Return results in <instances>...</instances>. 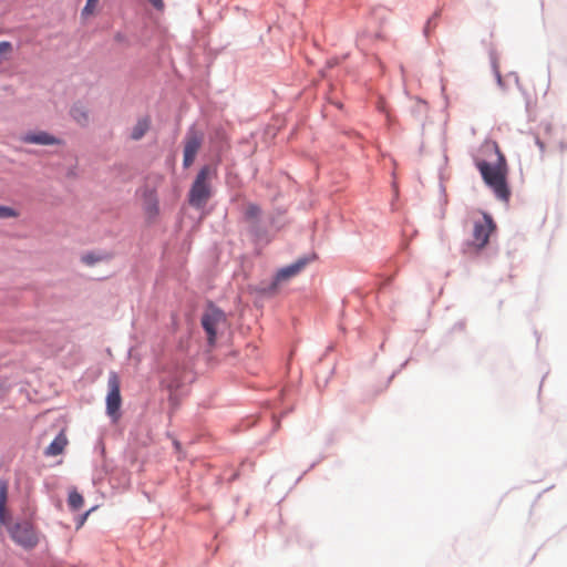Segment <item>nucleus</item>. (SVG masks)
Instances as JSON below:
<instances>
[{"instance_id":"dca6fc26","label":"nucleus","mask_w":567,"mask_h":567,"mask_svg":"<svg viewBox=\"0 0 567 567\" xmlns=\"http://www.w3.org/2000/svg\"><path fill=\"white\" fill-rule=\"evenodd\" d=\"M19 216V212L9 206L0 205V218H16Z\"/></svg>"},{"instance_id":"2eb2a0df","label":"nucleus","mask_w":567,"mask_h":567,"mask_svg":"<svg viewBox=\"0 0 567 567\" xmlns=\"http://www.w3.org/2000/svg\"><path fill=\"white\" fill-rule=\"evenodd\" d=\"M12 53V44L8 41L0 42V65L7 61Z\"/></svg>"},{"instance_id":"f257e3e1","label":"nucleus","mask_w":567,"mask_h":567,"mask_svg":"<svg viewBox=\"0 0 567 567\" xmlns=\"http://www.w3.org/2000/svg\"><path fill=\"white\" fill-rule=\"evenodd\" d=\"M481 153L484 157L475 158V166L484 183L499 200L508 202L511 189L507 184L508 165L505 155L494 141L484 142L481 146Z\"/></svg>"},{"instance_id":"a211bd4d","label":"nucleus","mask_w":567,"mask_h":567,"mask_svg":"<svg viewBox=\"0 0 567 567\" xmlns=\"http://www.w3.org/2000/svg\"><path fill=\"white\" fill-rule=\"evenodd\" d=\"M8 499V484L6 482H0V505H7Z\"/></svg>"},{"instance_id":"f8f14e48","label":"nucleus","mask_w":567,"mask_h":567,"mask_svg":"<svg viewBox=\"0 0 567 567\" xmlns=\"http://www.w3.org/2000/svg\"><path fill=\"white\" fill-rule=\"evenodd\" d=\"M68 504H69L71 509L79 511L83 506V504H84V498L76 491H72L69 494Z\"/></svg>"},{"instance_id":"f3484780","label":"nucleus","mask_w":567,"mask_h":567,"mask_svg":"<svg viewBox=\"0 0 567 567\" xmlns=\"http://www.w3.org/2000/svg\"><path fill=\"white\" fill-rule=\"evenodd\" d=\"M99 6V0H86V3L82 10V16L87 17L95 12Z\"/></svg>"},{"instance_id":"aec40b11","label":"nucleus","mask_w":567,"mask_h":567,"mask_svg":"<svg viewBox=\"0 0 567 567\" xmlns=\"http://www.w3.org/2000/svg\"><path fill=\"white\" fill-rule=\"evenodd\" d=\"M7 505H0V525H7L8 524V514H7Z\"/></svg>"},{"instance_id":"39448f33","label":"nucleus","mask_w":567,"mask_h":567,"mask_svg":"<svg viewBox=\"0 0 567 567\" xmlns=\"http://www.w3.org/2000/svg\"><path fill=\"white\" fill-rule=\"evenodd\" d=\"M120 388H121V381H120L117 373L111 372L109 374V380H107L109 392L106 395V412L114 420L118 419V411H120L121 403H122Z\"/></svg>"},{"instance_id":"9d476101","label":"nucleus","mask_w":567,"mask_h":567,"mask_svg":"<svg viewBox=\"0 0 567 567\" xmlns=\"http://www.w3.org/2000/svg\"><path fill=\"white\" fill-rule=\"evenodd\" d=\"M68 445V439L64 432H60V434L51 442V444L45 449L44 454L47 456H58L63 453L65 446Z\"/></svg>"},{"instance_id":"9b49d317","label":"nucleus","mask_w":567,"mask_h":567,"mask_svg":"<svg viewBox=\"0 0 567 567\" xmlns=\"http://www.w3.org/2000/svg\"><path fill=\"white\" fill-rule=\"evenodd\" d=\"M150 124L148 116L141 117L132 128L131 138L134 141L141 140L150 130Z\"/></svg>"},{"instance_id":"412c9836","label":"nucleus","mask_w":567,"mask_h":567,"mask_svg":"<svg viewBox=\"0 0 567 567\" xmlns=\"http://www.w3.org/2000/svg\"><path fill=\"white\" fill-rule=\"evenodd\" d=\"M150 2L157 9L163 8V0H150Z\"/></svg>"},{"instance_id":"7ed1b4c3","label":"nucleus","mask_w":567,"mask_h":567,"mask_svg":"<svg viewBox=\"0 0 567 567\" xmlns=\"http://www.w3.org/2000/svg\"><path fill=\"white\" fill-rule=\"evenodd\" d=\"M225 324L226 317L221 310L212 307L205 311L202 317V326L207 334L209 346L213 347L215 344L217 333Z\"/></svg>"},{"instance_id":"6e6552de","label":"nucleus","mask_w":567,"mask_h":567,"mask_svg":"<svg viewBox=\"0 0 567 567\" xmlns=\"http://www.w3.org/2000/svg\"><path fill=\"white\" fill-rule=\"evenodd\" d=\"M308 262H309L308 258H301V259L297 260L296 262H293V264H291V265H289L287 267L281 268L280 270H278V272L276 274V277H275L272 284L267 289V292H269V293L276 292L278 286L281 282H284L286 280H289L290 278L297 276L305 268V266Z\"/></svg>"},{"instance_id":"20e7f679","label":"nucleus","mask_w":567,"mask_h":567,"mask_svg":"<svg viewBox=\"0 0 567 567\" xmlns=\"http://www.w3.org/2000/svg\"><path fill=\"white\" fill-rule=\"evenodd\" d=\"M11 538L21 547L32 549L38 545L39 538L32 526L28 522L16 523L9 527Z\"/></svg>"},{"instance_id":"ddd939ff","label":"nucleus","mask_w":567,"mask_h":567,"mask_svg":"<svg viewBox=\"0 0 567 567\" xmlns=\"http://www.w3.org/2000/svg\"><path fill=\"white\" fill-rule=\"evenodd\" d=\"M261 214L260 207L256 204L249 203L245 209V218L249 221H256Z\"/></svg>"},{"instance_id":"423d86ee","label":"nucleus","mask_w":567,"mask_h":567,"mask_svg":"<svg viewBox=\"0 0 567 567\" xmlns=\"http://www.w3.org/2000/svg\"><path fill=\"white\" fill-rule=\"evenodd\" d=\"M495 228L493 218L488 214H483V219L474 223L472 245L478 249L484 248Z\"/></svg>"},{"instance_id":"4468645a","label":"nucleus","mask_w":567,"mask_h":567,"mask_svg":"<svg viewBox=\"0 0 567 567\" xmlns=\"http://www.w3.org/2000/svg\"><path fill=\"white\" fill-rule=\"evenodd\" d=\"M72 117L80 124L84 125L87 122V113L81 105H75L71 110Z\"/></svg>"},{"instance_id":"1a4fd4ad","label":"nucleus","mask_w":567,"mask_h":567,"mask_svg":"<svg viewBox=\"0 0 567 567\" xmlns=\"http://www.w3.org/2000/svg\"><path fill=\"white\" fill-rule=\"evenodd\" d=\"M20 140L27 144L38 145H55L60 143V141L56 137L44 131L25 133L21 136Z\"/></svg>"},{"instance_id":"4be33fe9","label":"nucleus","mask_w":567,"mask_h":567,"mask_svg":"<svg viewBox=\"0 0 567 567\" xmlns=\"http://www.w3.org/2000/svg\"><path fill=\"white\" fill-rule=\"evenodd\" d=\"M536 144L539 147L540 152L544 153L545 152V144L538 137L536 138Z\"/></svg>"},{"instance_id":"6ab92c4d","label":"nucleus","mask_w":567,"mask_h":567,"mask_svg":"<svg viewBox=\"0 0 567 567\" xmlns=\"http://www.w3.org/2000/svg\"><path fill=\"white\" fill-rule=\"evenodd\" d=\"M101 258L100 257H96L95 255L93 254H86L82 257V261L89 266H92L94 265L95 262L100 261Z\"/></svg>"},{"instance_id":"f03ea898","label":"nucleus","mask_w":567,"mask_h":567,"mask_svg":"<svg viewBox=\"0 0 567 567\" xmlns=\"http://www.w3.org/2000/svg\"><path fill=\"white\" fill-rule=\"evenodd\" d=\"M216 171L206 165L202 167L189 189L188 202L195 208H203L212 196L210 181Z\"/></svg>"},{"instance_id":"0eeeda50","label":"nucleus","mask_w":567,"mask_h":567,"mask_svg":"<svg viewBox=\"0 0 567 567\" xmlns=\"http://www.w3.org/2000/svg\"><path fill=\"white\" fill-rule=\"evenodd\" d=\"M203 135L195 131L190 130L185 137L184 143V158L183 166L188 168L195 161L196 155L202 146Z\"/></svg>"},{"instance_id":"5701e85b","label":"nucleus","mask_w":567,"mask_h":567,"mask_svg":"<svg viewBox=\"0 0 567 567\" xmlns=\"http://www.w3.org/2000/svg\"><path fill=\"white\" fill-rule=\"evenodd\" d=\"M157 210H158L157 205H156V204H154V205L152 206V212H154V214H157Z\"/></svg>"},{"instance_id":"b1692460","label":"nucleus","mask_w":567,"mask_h":567,"mask_svg":"<svg viewBox=\"0 0 567 567\" xmlns=\"http://www.w3.org/2000/svg\"><path fill=\"white\" fill-rule=\"evenodd\" d=\"M115 39H116L117 41H122L123 37H122V34H121V33H117V34L115 35Z\"/></svg>"},{"instance_id":"393cba45","label":"nucleus","mask_w":567,"mask_h":567,"mask_svg":"<svg viewBox=\"0 0 567 567\" xmlns=\"http://www.w3.org/2000/svg\"><path fill=\"white\" fill-rule=\"evenodd\" d=\"M89 514L90 512H86L82 520H84L89 516ZM81 524H83V522H81Z\"/></svg>"}]
</instances>
